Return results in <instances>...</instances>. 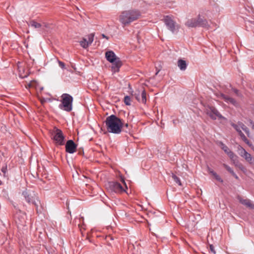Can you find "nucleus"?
Listing matches in <instances>:
<instances>
[{
    "label": "nucleus",
    "instance_id": "nucleus-17",
    "mask_svg": "<svg viewBox=\"0 0 254 254\" xmlns=\"http://www.w3.org/2000/svg\"><path fill=\"white\" fill-rule=\"evenodd\" d=\"M105 56L107 60L110 63H113L116 59L119 58L116 56L115 53L112 51L106 52Z\"/></svg>",
    "mask_w": 254,
    "mask_h": 254
},
{
    "label": "nucleus",
    "instance_id": "nucleus-37",
    "mask_svg": "<svg viewBox=\"0 0 254 254\" xmlns=\"http://www.w3.org/2000/svg\"><path fill=\"white\" fill-rule=\"evenodd\" d=\"M246 141H244L247 144H248L249 146L251 147L252 146V144L250 142V141L246 138Z\"/></svg>",
    "mask_w": 254,
    "mask_h": 254
},
{
    "label": "nucleus",
    "instance_id": "nucleus-26",
    "mask_svg": "<svg viewBox=\"0 0 254 254\" xmlns=\"http://www.w3.org/2000/svg\"><path fill=\"white\" fill-rule=\"evenodd\" d=\"M131 99L129 96H126L124 98V102L126 105H130Z\"/></svg>",
    "mask_w": 254,
    "mask_h": 254
},
{
    "label": "nucleus",
    "instance_id": "nucleus-39",
    "mask_svg": "<svg viewBox=\"0 0 254 254\" xmlns=\"http://www.w3.org/2000/svg\"><path fill=\"white\" fill-rule=\"evenodd\" d=\"M232 175H233L235 178H236V179L238 180L239 179V177L236 174V173L234 172L233 173Z\"/></svg>",
    "mask_w": 254,
    "mask_h": 254
},
{
    "label": "nucleus",
    "instance_id": "nucleus-1",
    "mask_svg": "<svg viewBox=\"0 0 254 254\" xmlns=\"http://www.w3.org/2000/svg\"><path fill=\"white\" fill-rule=\"evenodd\" d=\"M107 130L111 133L119 134L121 132L124 124L122 120L114 115L108 117L105 120Z\"/></svg>",
    "mask_w": 254,
    "mask_h": 254
},
{
    "label": "nucleus",
    "instance_id": "nucleus-40",
    "mask_svg": "<svg viewBox=\"0 0 254 254\" xmlns=\"http://www.w3.org/2000/svg\"><path fill=\"white\" fill-rule=\"evenodd\" d=\"M102 37H103V38H106V39H107V40L108 39V37H107V36H106L105 34H102Z\"/></svg>",
    "mask_w": 254,
    "mask_h": 254
},
{
    "label": "nucleus",
    "instance_id": "nucleus-36",
    "mask_svg": "<svg viewBox=\"0 0 254 254\" xmlns=\"http://www.w3.org/2000/svg\"><path fill=\"white\" fill-rule=\"evenodd\" d=\"M1 171L3 172L4 174H5L7 171V166L3 167L1 168Z\"/></svg>",
    "mask_w": 254,
    "mask_h": 254
},
{
    "label": "nucleus",
    "instance_id": "nucleus-28",
    "mask_svg": "<svg viewBox=\"0 0 254 254\" xmlns=\"http://www.w3.org/2000/svg\"><path fill=\"white\" fill-rule=\"evenodd\" d=\"M223 166L231 174H232L233 173H234L233 169L230 166H229L228 165H227L226 164H223Z\"/></svg>",
    "mask_w": 254,
    "mask_h": 254
},
{
    "label": "nucleus",
    "instance_id": "nucleus-7",
    "mask_svg": "<svg viewBox=\"0 0 254 254\" xmlns=\"http://www.w3.org/2000/svg\"><path fill=\"white\" fill-rule=\"evenodd\" d=\"M205 112L206 114L212 120H216L217 118L222 119L224 118L219 113L217 109L213 106H207L206 108Z\"/></svg>",
    "mask_w": 254,
    "mask_h": 254
},
{
    "label": "nucleus",
    "instance_id": "nucleus-10",
    "mask_svg": "<svg viewBox=\"0 0 254 254\" xmlns=\"http://www.w3.org/2000/svg\"><path fill=\"white\" fill-rule=\"evenodd\" d=\"M76 144L72 140H68L65 144V151L70 154H72L76 151Z\"/></svg>",
    "mask_w": 254,
    "mask_h": 254
},
{
    "label": "nucleus",
    "instance_id": "nucleus-21",
    "mask_svg": "<svg viewBox=\"0 0 254 254\" xmlns=\"http://www.w3.org/2000/svg\"><path fill=\"white\" fill-rule=\"evenodd\" d=\"M80 45L82 48L86 49L89 46V44H88L86 38H83V40L80 42Z\"/></svg>",
    "mask_w": 254,
    "mask_h": 254
},
{
    "label": "nucleus",
    "instance_id": "nucleus-22",
    "mask_svg": "<svg viewBox=\"0 0 254 254\" xmlns=\"http://www.w3.org/2000/svg\"><path fill=\"white\" fill-rule=\"evenodd\" d=\"M238 151L239 154V155L243 157V155L245 154V153L247 152L246 150L242 147L241 145H239L238 146Z\"/></svg>",
    "mask_w": 254,
    "mask_h": 254
},
{
    "label": "nucleus",
    "instance_id": "nucleus-25",
    "mask_svg": "<svg viewBox=\"0 0 254 254\" xmlns=\"http://www.w3.org/2000/svg\"><path fill=\"white\" fill-rule=\"evenodd\" d=\"M94 34L93 33H91L88 35V40H87V41L89 45H91L92 43L94 40Z\"/></svg>",
    "mask_w": 254,
    "mask_h": 254
},
{
    "label": "nucleus",
    "instance_id": "nucleus-20",
    "mask_svg": "<svg viewBox=\"0 0 254 254\" xmlns=\"http://www.w3.org/2000/svg\"><path fill=\"white\" fill-rule=\"evenodd\" d=\"M242 157L244 158L250 164L254 165V158L248 152H246Z\"/></svg>",
    "mask_w": 254,
    "mask_h": 254
},
{
    "label": "nucleus",
    "instance_id": "nucleus-5",
    "mask_svg": "<svg viewBox=\"0 0 254 254\" xmlns=\"http://www.w3.org/2000/svg\"><path fill=\"white\" fill-rule=\"evenodd\" d=\"M163 21L167 29L173 34H177L178 32L180 26L171 16H166Z\"/></svg>",
    "mask_w": 254,
    "mask_h": 254
},
{
    "label": "nucleus",
    "instance_id": "nucleus-13",
    "mask_svg": "<svg viewBox=\"0 0 254 254\" xmlns=\"http://www.w3.org/2000/svg\"><path fill=\"white\" fill-rule=\"evenodd\" d=\"M112 64V71L114 73L119 71L120 68L122 65V62L120 58L116 59V60Z\"/></svg>",
    "mask_w": 254,
    "mask_h": 254
},
{
    "label": "nucleus",
    "instance_id": "nucleus-18",
    "mask_svg": "<svg viewBox=\"0 0 254 254\" xmlns=\"http://www.w3.org/2000/svg\"><path fill=\"white\" fill-rule=\"evenodd\" d=\"M231 126L236 130V131L238 132L239 135L241 136L242 139L243 141H246V137L245 135V134L243 133L242 130L240 129V127H239V126L237 125L236 124H235L234 123H232Z\"/></svg>",
    "mask_w": 254,
    "mask_h": 254
},
{
    "label": "nucleus",
    "instance_id": "nucleus-6",
    "mask_svg": "<svg viewBox=\"0 0 254 254\" xmlns=\"http://www.w3.org/2000/svg\"><path fill=\"white\" fill-rule=\"evenodd\" d=\"M52 138L55 143L59 145H63L64 143V136L62 131L55 127L51 132Z\"/></svg>",
    "mask_w": 254,
    "mask_h": 254
},
{
    "label": "nucleus",
    "instance_id": "nucleus-15",
    "mask_svg": "<svg viewBox=\"0 0 254 254\" xmlns=\"http://www.w3.org/2000/svg\"><path fill=\"white\" fill-rule=\"evenodd\" d=\"M238 199L239 201L244 205L251 209H254V204H253L251 200L249 199H244L242 197L238 196Z\"/></svg>",
    "mask_w": 254,
    "mask_h": 254
},
{
    "label": "nucleus",
    "instance_id": "nucleus-29",
    "mask_svg": "<svg viewBox=\"0 0 254 254\" xmlns=\"http://www.w3.org/2000/svg\"><path fill=\"white\" fill-rule=\"evenodd\" d=\"M128 127V124H124V126L122 128V129L126 132H127L129 131V129H127Z\"/></svg>",
    "mask_w": 254,
    "mask_h": 254
},
{
    "label": "nucleus",
    "instance_id": "nucleus-24",
    "mask_svg": "<svg viewBox=\"0 0 254 254\" xmlns=\"http://www.w3.org/2000/svg\"><path fill=\"white\" fill-rule=\"evenodd\" d=\"M172 177L173 180H174V181L177 184H178L180 186H182V183H181L180 179L176 175L172 174Z\"/></svg>",
    "mask_w": 254,
    "mask_h": 254
},
{
    "label": "nucleus",
    "instance_id": "nucleus-9",
    "mask_svg": "<svg viewBox=\"0 0 254 254\" xmlns=\"http://www.w3.org/2000/svg\"><path fill=\"white\" fill-rule=\"evenodd\" d=\"M218 97L223 99L227 104H230L236 107L238 106V104L236 100L228 95H225L223 93H220Z\"/></svg>",
    "mask_w": 254,
    "mask_h": 254
},
{
    "label": "nucleus",
    "instance_id": "nucleus-31",
    "mask_svg": "<svg viewBox=\"0 0 254 254\" xmlns=\"http://www.w3.org/2000/svg\"><path fill=\"white\" fill-rule=\"evenodd\" d=\"M246 133L247 134L248 136L250 135V130L246 126L243 129Z\"/></svg>",
    "mask_w": 254,
    "mask_h": 254
},
{
    "label": "nucleus",
    "instance_id": "nucleus-38",
    "mask_svg": "<svg viewBox=\"0 0 254 254\" xmlns=\"http://www.w3.org/2000/svg\"><path fill=\"white\" fill-rule=\"evenodd\" d=\"M207 171L211 174V172H215L212 169H211L209 166L207 167Z\"/></svg>",
    "mask_w": 254,
    "mask_h": 254
},
{
    "label": "nucleus",
    "instance_id": "nucleus-27",
    "mask_svg": "<svg viewBox=\"0 0 254 254\" xmlns=\"http://www.w3.org/2000/svg\"><path fill=\"white\" fill-rule=\"evenodd\" d=\"M211 175H212L214 177V178L217 181L221 183L223 182V180L216 172H211Z\"/></svg>",
    "mask_w": 254,
    "mask_h": 254
},
{
    "label": "nucleus",
    "instance_id": "nucleus-2",
    "mask_svg": "<svg viewBox=\"0 0 254 254\" xmlns=\"http://www.w3.org/2000/svg\"><path fill=\"white\" fill-rule=\"evenodd\" d=\"M140 15V12L137 10H125L121 13L119 21L123 26H126L138 19Z\"/></svg>",
    "mask_w": 254,
    "mask_h": 254
},
{
    "label": "nucleus",
    "instance_id": "nucleus-3",
    "mask_svg": "<svg viewBox=\"0 0 254 254\" xmlns=\"http://www.w3.org/2000/svg\"><path fill=\"white\" fill-rule=\"evenodd\" d=\"M185 25L189 28L201 27L208 29L209 27L207 20L202 18L200 15L196 18L188 19L185 23Z\"/></svg>",
    "mask_w": 254,
    "mask_h": 254
},
{
    "label": "nucleus",
    "instance_id": "nucleus-11",
    "mask_svg": "<svg viewBox=\"0 0 254 254\" xmlns=\"http://www.w3.org/2000/svg\"><path fill=\"white\" fill-rule=\"evenodd\" d=\"M22 195L24 197L26 201L28 203H32L35 206L37 207V202L39 201L38 199H37V201H36L35 199L33 198V197L31 196V194H29L26 190L23 191Z\"/></svg>",
    "mask_w": 254,
    "mask_h": 254
},
{
    "label": "nucleus",
    "instance_id": "nucleus-16",
    "mask_svg": "<svg viewBox=\"0 0 254 254\" xmlns=\"http://www.w3.org/2000/svg\"><path fill=\"white\" fill-rule=\"evenodd\" d=\"M233 162V164L241 171L244 172H246V168L244 167L243 165L239 162L238 160V157L236 155H235V158H232V159H230Z\"/></svg>",
    "mask_w": 254,
    "mask_h": 254
},
{
    "label": "nucleus",
    "instance_id": "nucleus-23",
    "mask_svg": "<svg viewBox=\"0 0 254 254\" xmlns=\"http://www.w3.org/2000/svg\"><path fill=\"white\" fill-rule=\"evenodd\" d=\"M30 25L35 28H39L42 27V25L33 20L30 22Z\"/></svg>",
    "mask_w": 254,
    "mask_h": 254
},
{
    "label": "nucleus",
    "instance_id": "nucleus-30",
    "mask_svg": "<svg viewBox=\"0 0 254 254\" xmlns=\"http://www.w3.org/2000/svg\"><path fill=\"white\" fill-rule=\"evenodd\" d=\"M237 125L239 126V127H240V129H241V128L243 129L244 128V127H246V126L243 123L240 122H239Z\"/></svg>",
    "mask_w": 254,
    "mask_h": 254
},
{
    "label": "nucleus",
    "instance_id": "nucleus-19",
    "mask_svg": "<svg viewBox=\"0 0 254 254\" xmlns=\"http://www.w3.org/2000/svg\"><path fill=\"white\" fill-rule=\"evenodd\" d=\"M178 66L180 70L184 71L187 69V64L186 61L182 59H179L178 61Z\"/></svg>",
    "mask_w": 254,
    "mask_h": 254
},
{
    "label": "nucleus",
    "instance_id": "nucleus-33",
    "mask_svg": "<svg viewBox=\"0 0 254 254\" xmlns=\"http://www.w3.org/2000/svg\"><path fill=\"white\" fill-rule=\"evenodd\" d=\"M210 250L212 253H213L214 254H216V252L214 250V248L212 245H210L209 246Z\"/></svg>",
    "mask_w": 254,
    "mask_h": 254
},
{
    "label": "nucleus",
    "instance_id": "nucleus-32",
    "mask_svg": "<svg viewBox=\"0 0 254 254\" xmlns=\"http://www.w3.org/2000/svg\"><path fill=\"white\" fill-rule=\"evenodd\" d=\"M59 64L62 68L64 69L65 68V64L63 62L59 61Z\"/></svg>",
    "mask_w": 254,
    "mask_h": 254
},
{
    "label": "nucleus",
    "instance_id": "nucleus-14",
    "mask_svg": "<svg viewBox=\"0 0 254 254\" xmlns=\"http://www.w3.org/2000/svg\"><path fill=\"white\" fill-rule=\"evenodd\" d=\"M219 144L221 149L228 155L230 159L235 158V154L224 143L220 141Z\"/></svg>",
    "mask_w": 254,
    "mask_h": 254
},
{
    "label": "nucleus",
    "instance_id": "nucleus-8",
    "mask_svg": "<svg viewBox=\"0 0 254 254\" xmlns=\"http://www.w3.org/2000/svg\"><path fill=\"white\" fill-rule=\"evenodd\" d=\"M107 188L111 192L116 193L122 192L125 190L122 186L117 182H110L106 185Z\"/></svg>",
    "mask_w": 254,
    "mask_h": 254
},
{
    "label": "nucleus",
    "instance_id": "nucleus-12",
    "mask_svg": "<svg viewBox=\"0 0 254 254\" xmlns=\"http://www.w3.org/2000/svg\"><path fill=\"white\" fill-rule=\"evenodd\" d=\"M136 99L143 104H145L146 102V93L144 90H142L141 93L139 91L137 93L134 94Z\"/></svg>",
    "mask_w": 254,
    "mask_h": 254
},
{
    "label": "nucleus",
    "instance_id": "nucleus-35",
    "mask_svg": "<svg viewBox=\"0 0 254 254\" xmlns=\"http://www.w3.org/2000/svg\"><path fill=\"white\" fill-rule=\"evenodd\" d=\"M232 90L237 96H239V91L238 89L232 88Z\"/></svg>",
    "mask_w": 254,
    "mask_h": 254
},
{
    "label": "nucleus",
    "instance_id": "nucleus-34",
    "mask_svg": "<svg viewBox=\"0 0 254 254\" xmlns=\"http://www.w3.org/2000/svg\"><path fill=\"white\" fill-rule=\"evenodd\" d=\"M250 124L251 126V127L253 130H254V122L252 120H249Z\"/></svg>",
    "mask_w": 254,
    "mask_h": 254
},
{
    "label": "nucleus",
    "instance_id": "nucleus-4",
    "mask_svg": "<svg viewBox=\"0 0 254 254\" xmlns=\"http://www.w3.org/2000/svg\"><path fill=\"white\" fill-rule=\"evenodd\" d=\"M61 98L62 103L59 105V108L68 112H70L72 109L73 97L67 93H64Z\"/></svg>",
    "mask_w": 254,
    "mask_h": 254
}]
</instances>
